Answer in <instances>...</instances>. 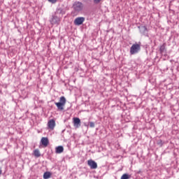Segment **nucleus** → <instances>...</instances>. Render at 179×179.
Wrapping results in <instances>:
<instances>
[{
	"label": "nucleus",
	"instance_id": "nucleus-1",
	"mask_svg": "<svg viewBox=\"0 0 179 179\" xmlns=\"http://www.w3.org/2000/svg\"><path fill=\"white\" fill-rule=\"evenodd\" d=\"M141 42L136 43L131 45L130 48V55H135L141 52Z\"/></svg>",
	"mask_w": 179,
	"mask_h": 179
},
{
	"label": "nucleus",
	"instance_id": "nucleus-2",
	"mask_svg": "<svg viewBox=\"0 0 179 179\" xmlns=\"http://www.w3.org/2000/svg\"><path fill=\"white\" fill-rule=\"evenodd\" d=\"M74 13H80L83 10V4L80 1H76L72 6Z\"/></svg>",
	"mask_w": 179,
	"mask_h": 179
},
{
	"label": "nucleus",
	"instance_id": "nucleus-3",
	"mask_svg": "<svg viewBox=\"0 0 179 179\" xmlns=\"http://www.w3.org/2000/svg\"><path fill=\"white\" fill-rule=\"evenodd\" d=\"M55 106H57L58 110L62 111L64 110V107H65V104H66V99L65 96H61L59 99V102H55Z\"/></svg>",
	"mask_w": 179,
	"mask_h": 179
},
{
	"label": "nucleus",
	"instance_id": "nucleus-4",
	"mask_svg": "<svg viewBox=\"0 0 179 179\" xmlns=\"http://www.w3.org/2000/svg\"><path fill=\"white\" fill-rule=\"evenodd\" d=\"M60 22H61V18L59 17H58V15H56L55 14L52 15V17L50 20V22L52 25H54V24H59Z\"/></svg>",
	"mask_w": 179,
	"mask_h": 179
},
{
	"label": "nucleus",
	"instance_id": "nucleus-5",
	"mask_svg": "<svg viewBox=\"0 0 179 179\" xmlns=\"http://www.w3.org/2000/svg\"><path fill=\"white\" fill-rule=\"evenodd\" d=\"M87 165L92 170H96V169H97V163L93 161V159H89L87 161Z\"/></svg>",
	"mask_w": 179,
	"mask_h": 179
},
{
	"label": "nucleus",
	"instance_id": "nucleus-6",
	"mask_svg": "<svg viewBox=\"0 0 179 179\" xmlns=\"http://www.w3.org/2000/svg\"><path fill=\"white\" fill-rule=\"evenodd\" d=\"M83 22H85V17H78L75 19L74 24L76 26H80V24H83Z\"/></svg>",
	"mask_w": 179,
	"mask_h": 179
},
{
	"label": "nucleus",
	"instance_id": "nucleus-7",
	"mask_svg": "<svg viewBox=\"0 0 179 179\" xmlns=\"http://www.w3.org/2000/svg\"><path fill=\"white\" fill-rule=\"evenodd\" d=\"M55 15L61 18L64 15H65V11L62 8H59L55 12Z\"/></svg>",
	"mask_w": 179,
	"mask_h": 179
},
{
	"label": "nucleus",
	"instance_id": "nucleus-8",
	"mask_svg": "<svg viewBox=\"0 0 179 179\" xmlns=\"http://www.w3.org/2000/svg\"><path fill=\"white\" fill-rule=\"evenodd\" d=\"M48 128L50 131H54V128H55V120L54 119H51L48 122Z\"/></svg>",
	"mask_w": 179,
	"mask_h": 179
},
{
	"label": "nucleus",
	"instance_id": "nucleus-9",
	"mask_svg": "<svg viewBox=\"0 0 179 179\" xmlns=\"http://www.w3.org/2000/svg\"><path fill=\"white\" fill-rule=\"evenodd\" d=\"M41 142L43 146L46 148V146H48V144L50 143V141H48V138L47 137H43L41 140Z\"/></svg>",
	"mask_w": 179,
	"mask_h": 179
},
{
	"label": "nucleus",
	"instance_id": "nucleus-10",
	"mask_svg": "<svg viewBox=\"0 0 179 179\" xmlns=\"http://www.w3.org/2000/svg\"><path fill=\"white\" fill-rule=\"evenodd\" d=\"M73 124L75 127H80V119H79L78 117H74Z\"/></svg>",
	"mask_w": 179,
	"mask_h": 179
},
{
	"label": "nucleus",
	"instance_id": "nucleus-11",
	"mask_svg": "<svg viewBox=\"0 0 179 179\" xmlns=\"http://www.w3.org/2000/svg\"><path fill=\"white\" fill-rule=\"evenodd\" d=\"M64 152V147L62 145H59L56 147L55 148V153L59 154Z\"/></svg>",
	"mask_w": 179,
	"mask_h": 179
},
{
	"label": "nucleus",
	"instance_id": "nucleus-12",
	"mask_svg": "<svg viewBox=\"0 0 179 179\" xmlns=\"http://www.w3.org/2000/svg\"><path fill=\"white\" fill-rule=\"evenodd\" d=\"M43 178L44 179H48V178H51V173L50 172H45L43 174Z\"/></svg>",
	"mask_w": 179,
	"mask_h": 179
},
{
	"label": "nucleus",
	"instance_id": "nucleus-13",
	"mask_svg": "<svg viewBox=\"0 0 179 179\" xmlns=\"http://www.w3.org/2000/svg\"><path fill=\"white\" fill-rule=\"evenodd\" d=\"M159 51L161 54H163V52L166 51V43H164L162 45L160 46Z\"/></svg>",
	"mask_w": 179,
	"mask_h": 179
},
{
	"label": "nucleus",
	"instance_id": "nucleus-14",
	"mask_svg": "<svg viewBox=\"0 0 179 179\" xmlns=\"http://www.w3.org/2000/svg\"><path fill=\"white\" fill-rule=\"evenodd\" d=\"M34 155L35 157H40V156H41V154H40V151L38 150H35L34 151Z\"/></svg>",
	"mask_w": 179,
	"mask_h": 179
},
{
	"label": "nucleus",
	"instance_id": "nucleus-15",
	"mask_svg": "<svg viewBox=\"0 0 179 179\" xmlns=\"http://www.w3.org/2000/svg\"><path fill=\"white\" fill-rule=\"evenodd\" d=\"M131 178V175H128L127 173H124L122 176L121 179H129Z\"/></svg>",
	"mask_w": 179,
	"mask_h": 179
},
{
	"label": "nucleus",
	"instance_id": "nucleus-16",
	"mask_svg": "<svg viewBox=\"0 0 179 179\" xmlns=\"http://www.w3.org/2000/svg\"><path fill=\"white\" fill-rule=\"evenodd\" d=\"M146 30H148V28H146V27H141L140 28V31H141V33H145V31H146Z\"/></svg>",
	"mask_w": 179,
	"mask_h": 179
},
{
	"label": "nucleus",
	"instance_id": "nucleus-17",
	"mask_svg": "<svg viewBox=\"0 0 179 179\" xmlns=\"http://www.w3.org/2000/svg\"><path fill=\"white\" fill-rule=\"evenodd\" d=\"M90 128H94V122H90Z\"/></svg>",
	"mask_w": 179,
	"mask_h": 179
},
{
	"label": "nucleus",
	"instance_id": "nucleus-18",
	"mask_svg": "<svg viewBox=\"0 0 179 179\" xmlns=\"http://www.w3.org/2000/svg\"><path fill=\"white\" fill-rule=\"evenodd\" d=\"M49 2H50L51 3H57V0H48Z\"/></svg>",
	"mask_w": 179,
	"mask_h": 179
},
{
	"label": "nucleus",
	"instance_id": "nucleus-19",
	"mask_svg": "<svg viewBox=\"0 0 179 179\" xmlns=\"http://www.w3.org/2000/svg\"><path fill=\"white\" fill-rule=\"evenodd\" d=\"M101 0H94V3H100Z\"/></svg>",
	"mask_w": 179,
	"mask_h": 179
},
{
	"label": "nucleus",
	"instance_id": "nucleus-20",
	"mask_svg": "<svg viewBox=\"0 0 179 179\" xmlns=\"http://www.w3.org/2000/svg\"><path fill=\"white\" fill-rule=\"evenodd\" d=\"M1 174H2V168L1 167H0V176H1Z\"/></svg>",
	"mask_w": 179,
	"mask_h": 179
}]
</instances>
